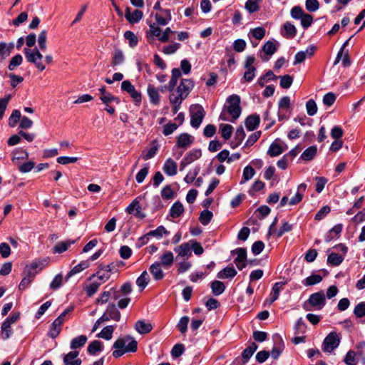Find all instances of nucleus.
<instances>
[{
    "mask_svg": "<svg viewBox=\"0 0 365 365\" xmlns=\"http://www.w3.org/2000/svg\"><path fill=\"white\" fill-rule=\"evenodd\" d=\"M307 185L305 183L300 184L297 187V192L294 197L289 200V204L294 205L298 204L303 198L304 192L306 190Z\"/></svg>",
    "mask_w": 365,
    "mask_h": 365,
    "instance_id": "obj_24",
    "label": "nucleus"
},
{
    "mask_svg": "<svg viewBox=\"0 0 365 365\" xmlns=\"http://www.w3.org/2000/svg\"><path fill=\"white\" fill-rule=\"evenodd\" d=\"M339 343L340 338L338 334L334 331L330 332L323 341L322 349L325 352L331 353L339 346Z\"/></svg>",
    "mask_w": 365,
    "mask_h": 365,
    "instance_id": "obj_5",
    "label": "nucleus"
},
{
    "mask_svg": "<svg viewBox=\"0 0 365 365\" xmlns=\"http://www.w3.org/2000/svg\"><path fill=\"white\" fill-rule=\"evenodd\" d=\"M23 57L20 54H16L13 56L9 62L8 68L9 71H14L17 66L22 63Z\"/></svg>",
    "mask_w": 365,
    "mask_h": 365,
    "instance_id": "obj_51",
    "label": "nucleus"
},
{
    "mask_svg": "<svg viewBox=\"0 0 365 365\" xmlns=\"http://www.w3.org/2000/svg\"><path fill=\"white\" fill-rule=\"evenodd\" d=\"M192 143V138H178L176 145L174 147V155L177 159L180 158L184 150Z\"/></svg>",
    "mask_w": 365,
    "mask_h": 365,
    "instance_id": "obj_9",
    "label": "nucleus"
},
{
    "mask_svg": "<svg viewBox=\"0 0 365 365\" xmlns=\"http://www.w3.org/2000/svg\"><path fill=\"white\" fill-rule=\"evenodd\" d=\"M190 124L193 128H198L205 116V110L199 104L192 105L190 108Z\"/></svg>",
    "mask_w": 365,
    "mask_h": 365,
    "instance_id": "obj_4",
    "label": "nucleus"
},
{
    "mask_svg": "<svg viewBox=\"0 0 365 365\" xmlns=\"http://www.w3.org/2000/svg\"><path fill=\"white\" fill-rule=\"evenodd\" d=\"M124 37L129 42V46L132 48L135 47L138 42L137 36L134 34L133 32L130 31H127L124 33Z\"/></svg>",
    "mask_w": 365,
    "mask_h": 365,
    "instance_id": "obj_58",
    "label": "nucleus"
},
{
    "mask_svg": "<svg viewBox=\"0 0 365 365\" xmlns=\"http://www.w3.org/2000/svg\"><path fill=\"white\" fill-rule=\"evenodd\" d=\"M287 149V146H284L280 143L279 141L275 140L269 146L267 154L271 157L278 156L282 154Z\"/></svg>",
    "mask_w": 365,
    "mask_h": 365,
    "instance_id": "obj_14",
    "label": "nucleus"
},
{
    "mask_svg": "<svg viewBox=\"0 0 365 365\" xmlns=\"http://www.w3.org/2000/svg\"><path fill=\"white\" fill-rule=\"evenodd\" d=\"M307 114L310 116L314 115L317 112V106L312 99L309 100L306 103Z\"/></svg>",
    "mask_w": 365,
    "mask_h": 365,
    "instance_id": "obj_60",
    "label": "nucleus"
},
{
    "mask_svg": "<svg viewBox=\"0 0 365 365\" xmlns=\"http://www.w3.org/2000/svg\"><path fill=\"white\" fill-rule=\"evenodd\" d=\"M325 304V295L324 292L321 291L312 294L303 304V308L306 311L320 310L324 307Z\"/></svg>",
    "mask_w": 365,
    "mask_h": 365,
    "instance_id": "obj_2",
    "label": "nucleus"
},
{
    "mask_svg": "<svg viewBox=\"0 0 365 365\" xmlns=\"http://www.w3.org/2000/svg\"><path fill=\"white\" fill-rule=\"evenodd\" d=\"M184 351V345L182 344H177L173 347L171 350V355L174 358H178L183 354Z\"/></svg>",
    "mask_w": 365,
    "mask_h": 365,
    "instance_id": "obj_63",
    "label": "nucleus"
},
{
    "mask_svg": "<svg viewBox=\"0 0 365 365\" xmlns=\"http://www.w3.org/2000/svg\"><path fill=\"white\" fill-rule=\"evenodd\" d=\"M322 280V277L319 274H312L311 276L307 277L303 282L302 284L304 286L309 287L313 286L314 284H319Z\"/></svg>",
    "mask_w": 365,
    "mask_h": 365,
    "instance_id": "obj_40",
    "label": "nucleus"
},
{
    "mask_svg": "<svg viewBox=\"0 0 365 365\" xmlns=\"http://www.w3.org/2000/svg\"><path fill=\"white\" fill-rule=\"evenodd\" d=\"M24 54L26 60L31 63H34L36 68L40 71L45 70L46 66L41 63L43 55L41 53L37 48L30 49L25 48L24 49Z\"/></svg>",
    "mask_w": 365,
    "mask_h": 365,
    "instance_id": "obj_3",
    "label": "nucleus"
},
{
    "mask_svg": "<svg viewBox=\"0 0 365 365\" xmlns=\"http://www.w3.org/2000/svg\"><path fill=\"white\" fill-rule=\"evenodd\" d=\"M220 131L221 137H231L233 131V127L229 124L222 123L220 125Z\"/></svg>",
    "mask_w": 365,
    "mask_h": 365,
    "instance_id": "obj_57",
    "label": "nucleus"
},
{
    "mask_svg": "<svg viewBox=\"0 0 365 365\" xmlns=\"http://www.w3.org/2000/svg\"><path fill=\"white\" fill-rule=\"evenodd\" d=\"M99 92L101 93L100 99L106 105H108L112 102H115L117 104L120 103V100L118 97L114 96L111 93L106 92V87L104 86L99 88Z\"/></svg>",
    "mask_w": 365,
    "mask_h": 365,
    "instance_id": "obj_16",
    "label": "nucleus"
},
{
    "mask_svg": "<svg viewBox=\"0 0 365 365\" xmlns=\"http://www.w3.org/2000/svg\"><path fill=\"white\" fill-rule=\"evenodd\" d=\"M201 155L200 149H193L188 152L180 163V170H183L187 165L200 158Z\"/></svg>",
    "mask_w": 365,
    "mask_h": 365,
    "instance_id": "obj_10",
    "label": "nucleus"
},
{
    "mask_svg": "<svg viewBox=\"0 0 365 365\" xmlns=\"http://www.w3.org/2000/svg\"><path fill=\"white\" fill-rule=\"evenodd\" d=\"M114 328L113 326H107L104 327L100 333L97 334V336L106 340L111 339Z\"/></svg>",
    "mask_w": 365,
    "mask_h": 365,
    "instance_id": "obj_43",
    "label": "nucleus"
},
{
    "mask_svg": "<svg viewBox=\"0 0 365 365\" xmlns=\"http://www.w3.org/2000/svg\"><path fill=\"white\" fill-rule=\"evenodd\" d=\"M304 14L302 8L299 6H294L290 11L291 16L294 19H301Z\"/></svg>",
    "mask_w": 365,
    "mask_h": 365,
    "instance_id": "obj_61",
    "label": "nucleus"
},
{
    "mask_svg": "<svg viewBox=\"0 0 365 365\" xmlns=\"http://www.w3.org/2000/svg\"><path fill=\"white\" fill-rule=\"evenodd\" d=\"M61 325L58 319H55L51 325L48 336L52 339L56 338L61 332Z\"/></svg>",
    "mask_w": 365,
    "mask_h": 365,
    "instance_id": "obj_33",
    "label": "nucleus"
},
{
    "mask_svg": "<svg viewBox=\"0 0 365 365\" xmlns=\"http://www.w3.org/2000/svg\"><path fill=\"white\" fill-rule=\"evenodd\" d=\"M110 277V274L104 272L101 268L99 267L98 271L96 272V274L91 275L89 278V280H93V279L98 282L101 285L103 283L106 282Z\"/></svg>",
    "mask_w": 365,
    "mask_h": 365,
    "instance_id": "obj_27",
    "label": "nucleus"
},
{
    "mask_svg": "<svg viewBox=\"0 0 365 365\" xmlns=\"http://www.w3.org/2000/svg\"><path fill=\"white\" fill-rule=\"evenodd\" d=\"M180 93L173 92L169 96L170 103L173 106V112L176 113L180 108V105L182 102L185 100L184 98H180Z\"/></svg>",
    "mask_w": 365,
    "mask_h": 365,
    "instance_id": "obj_21",
    "label": "nucleus"
},
{
    "mask_svg": "<svg viewBox=\"0 0 365 365\" xmlns=\"http://www.w3.org/2000/svg\"><path fill=\"white\" fill-rule=\"evenodd\" d=\"M358 359L356 354L354 351H349L345 356L344 362L347 365H356V361L359 360Z\"/></svg>",
    "mask_w": 365,
    "mask_h": 365,
    "instance_id": "obj_53",
    "label": "nucleus"
},
{
    "mask_svg": "<svg viewBox=\"0 0 365 365\" xmlns=\"http://www.w3.org/2000/svg\"><path fill=\"white\" fill-rule=\"evenodd\" d=\"M47 41V32L46 30H43L40 32L38 37V43L39 46V48L42 51H45L47 48L46 44Z\"/></svg>",
    "mask_w": 365,
    "mask_h": 365,
    "instance_id": "obj_54",
    "label": "nucleus"
},
{
    "mask_svg": "<svg viewBox=\"0 0 365 365\" xmlns=\"http://www.w3.org/2000/svg\"><path fill=\"white\" fill-rule=\"evenodd\" d=\"M161 267L162 265L159 262L152 264L150 267V272L155 280H160L165 276Z\"/></svg>",
    "mask_w": 365,
    "mask_h": 365,
    "instance_id": "obj_20",
    "label": "nucleus"
},
{
    "mask_svg": "<svg viewBox=\"0 0 365 365\" xmlns=\"http://www.w3.org/2000/svg\"><path fill=\"white\" fill-rule=\"evenodd\" d=\"M194 87V83L192 80L184 78L181 80L180 85L178 86L176 89L177 93H180V98L185 99L192 89Z\"/></svg>",
    "mask_w": 365,
    "mask_h": 365,
    "instance_id": "obj_8",
    "label": "nucleus"
},
{
    "mask_svg": "<svg viewBox=\"0 0 365 365\" xmlns=\"http://www.w3.org/2000/svg\"><path fill=\"white\" fill-rule=\"evenodd\" d=\"M14 48V43L13 42L9 43L0 42V57L2 59H5L10 56Z\"/></svg>",
    "mask_w": 365,
    "mask_h": 365,
    "instance_id": "obj_23",
    "label": "nucleus"
},
{
    "mask_svg": "<svg viewBox=\"0 0 365 365\" xmlns=\"http://www.w3.org/2000/svg\"><path fill=\"white\" fill-rule=\"evenodd\" d=\"M79 352L78 351H72L63 356L64 365H81V359L78 358Z\"/></svg>",
    "mask_w": 365,
    "mask_h": 365,
    "instance_id": "obj_13",
    "label": "nucleus"
},
{
    "mask_svg": "<svg viewBox=\"0 0 365 365\" xmlns=\"http://www.w3.org/2000/svg\"><path fill=\"white\" fill-rule=\"evenodd\" d=\"M284 285V282H276L272 289V292L270 294V302L272 303L276 301L279 295L280 291L282 289L283 286Z\"/></svg>",
    "mask_w": 365,
    "mask_h": 365,
    "instance_id": "obj_39",
    "label": "nucleus"
},
{
    "mask_svg": "<svg viewBox=\"0 0 365 365\" xmlns=\"http://www.w3.org/2000/svg\"><path fill=\"white\" fill-rule=\"evenodd\" d=\"M358 359L361 360L363 364H365V341H361L356 345V352Z\"/></svg>",
    "mask_w": 365,
    "mask_h": 365,
    "instance_id": "obj_55",
    "label": "nucleus"
},
{
    "mask_svg": "<svg viewBox=\"0 0 365 365\" xmlns=\"http://www.w3.org/2000/svg\"><path fill=\"white\" fill-rule=\"evenodd\" d=\"M174 251L178 253L177 257H181L185 259H188L192 255L191 246L189 241L175 247Z\"/></svg>",
    "mask_w": 365,
    "mask_h": 365,
    "instance_id": "obj_12",
    "label": "nucleus"
},
{
    "mask_svg": "<svg viewBox=\"0 0 365 365\" xmlns=\"http://www.w3.org/2000/svg\"><path fill=\"white\" fill-rule=\"evenodd\" d=\"M354 314L359 318L365 316V302L359 303L354 309Z\"/></svg>",
    "mask_w": 365,
    "mask_h": 365,
    "instance_id": "obj_64",
    "label": "nucleus"
},
{
    "mask_svg": "<svg viewBox=\"0 0 365 365\" xmlns=\"http://www.w3.org/2000/svg\"><path fill=\"white\" fill-rule=\"evenodd\" d=\"M183 212L184 207L182 204L180 202H176L172 205L170 210V215L172 217L176 218L180 217Z\"/></svg>",
    "mask_w": 365,
    "mask_h": 365,
    "instance_id": "obj_38",
    "label": "nucleus"
},
{
    "mask_svg": "<svg viewBox=\"0 0 365 365\" xmlns=\"http://www.w3.org/2000/svg\"><path fill=\"white\" fill-rule=\"evenodd\" d=\"M160 262H159L162 266L165 268H170L174 261V255L173 253L170 251L165 252L163 255L160 257Z\"/></svg>",
    "mask_w": 365,
    "mask_h": 365,
    "instance_id": "obj_22",
    "label": "nucleus"
},
{
    "mask_svg": "<svg viewBox=\"0 0 365 365\" xmlns=\"http://www.w3.org/2000/svg\"><path fill=\"white\" fill-rule=\"evenodd\" d=\"M213 214L208 210H204L201 212L199 217V221L203 225H207L210 223L212 218Z\"/></svg>",
    "mask_w": 365,
    "mask_h": 365,
    "instance_id": "obj_44",
    "label": "nucleus"
},
{
    "mask_svg": "<svg viewBox=\"0 0 365 365\" xmlns=\"http://www.w3.org/2000/svg\"><path fill=\"white\" fill-rule=\"evenodd\" d=\"M91 281V282L88 285H86L85 287V290L86 291L87 295L88 297L93 296L101 286L100 283H98V282L96 281L94 279Z\"/></svg>",
    "mask_w": 365,
    "mask_h": 365,
    "instance_id": "obj_46",
    "label": "nucleus"
},
{
    "mask_svg": "<svg viewBox=\"0 0 365 365\" xmlns=\"http://www.w3.org/2000/svg\"><path fill=\"white\" fill-rule=\"evenodd\" d=\"M106 312L108 314V317L110 318V319L115 320L116 322L120 321V313L116 308L115 304H109L108 306L107 307Z\"/></svg>",
    "mask_w": 365,
    "mask_h": 365,
    "instance_id": "obj_30",
    "label": "nucleus"
},
{
    "mask_svg": "<svg viewBox=\"0 0 365 365\" xmlns=\"http://www.w3.org/2000/svg\"><path fill=\"white\" fill-rule=\"evenodd\" d=\"M260 118L259 115L252 114L246 118L245 120V126L249 131L255 130L259 125Z\"/></svg>",
    "mask_w": 365,
    "mask_h": 365,
    "instance_id": "obj_15",
    "label": "nucleus"
},
{
    "mask_svg": "<svg viewBox=\"0 0 365 365\" xmlns=\"http://www.w3.org/2000/svg\"><path fill=\"white\" fill-rule=\"evenodd\" d=\"M75 241H68V242H61L58 243L55 245L53 247V252L54 253H62L65 251H66L68 248V247L73 244Z\"/></svg>",
    "mask_w": 365,
    "mask_h": 365,
    "instance_id": "obj_49",
    "label": "nucleus"
},
{
    "mask_svg": "<svg viewBox=\"0 0 365 365\" xmlns=\"http://www.w3.org/2000/svg\"><path fill=\"white\" fill-rule=\"evenodd\" d=\"M232 255H237L234 262L238 269L242 270L247 265V251L245 248H237L231 252Z\"/></svg>",
    "mask_w": 365,
    "mask_h": 365,
    "instance_id": "obj_7",
    "label": "nucleus"
},
{
    "mask_svg": "<svg viewBox=\"0 0 365 365\" xmlns=\"http://www.w3.org/2000/svg\"><path fill=\"white\" fill-rule=\"evenodd\" d=\"M87 339V336L85 335H80L73 338L71 341V349L75 350L83 346L86 344Z\"/></svg>",
    "mask_w": 365,
    "mask_h": 365,
    "instance_id": "obj_36",
    "label": "nucleus"
},
{
    "mask_svg": "<svg viewBox=\"0 0 365 365\" xmlns=\"http://www.w3.org/2000/svg\"><path fill=\"white\" fill-rule=\"evenodd\" d=\"M169 232L163 227L159 226L155 230H151L148 232L150 237H161L163 235H168Z\"/></svg>",
    "mask_w": 365,
    "mask_h": 365,
    "instance_id": "obj_62",
    "label": "nucleus"
},
{
    "mask_svg": "<svg viewBox=\"0 0 365 365\" xmlns=\"http://www.w3.org/2000/svg\"><path fill=\"white\" fill-rule=\"evenodd\" d=\"M89 267V262L88 261H82L77 265H76L68 274L66 278V280H68L70 277H71L73 275L78 274L81 272V271L84 270L87 267Z\"/></svg>",
    "mask_w": 365,
    "mask_h": 365,
    "instance_id": "obj_32",
    "label": "nucleus"
},
{
    "mask_svg": "<svg viewBox=\"0 0 365 365\" xmlns=\"http://www.w3.org/2000/svg\"><path fill=\"white\" fill-rule=\"evenodd\" d=\"M290 98L289 96H284L282 97L279 102V112L278 113L279 119V120H284L287 118V116L285 114H282V112L283 110L287 112L289 110L290 108Z\"/></svg>",
    "mask_w": 365,
    "mask_h": 365,
    "instance_id": "obj_19",
    "label": "nucleus"
},
{
    "mask_svg": "<svg viewBox=\"0 0 365 365\" xmlns=\"http://www.w3.org/2000/svg\"><path fill=\"white\" fill-rule=\"evenodd\" d=\"M135 328L138 333L141 334H145L150 333L152 331L153 327L150 323H146L143 320H139L136 322Z\"/></svg>",
    "mask_w": 365,
    "mask_h": 365,
    "instance_id": "obj_26",
    "label": "nucleus"
},
{
    "mask_svg": "<svg viewBox=\"0 0 365 365\" xmlns=\"http://www.w3.org/2000/svg\"><path fill=\"white\" fill-rule=\"evenodd\" d=\"M284 33H282V36L287 38H292L297 34V29L294 24L287 21L283 26Z\"/></svg>",
    "mask_w": 365,
    "mask_h": 365,
    "instance_id": "obj_29",
    "label": "nucleus"
},
{
    "mask_svg": "<svg viewBox=\"0 0 365 365\" xmlns=\"http://www.w3.org/2000/svg\"><path fill=\"white\" fill-rule=\"evenodd\" d=\"M237 274V271L233 267H227L220 271L217 277L219 279L233 278Z\"/></svg>",
    "mask_w": 365,
    "mask_h": 365,
    "instance_id": "obj_31",
    "label": "nucleus"
},
{
    "mask_svg": "<svg viewBox=\"0 0 365 365\" xmlns=\"http://www.w3.org/2000/svg\"><path fill=\"white\" fill-rule=\"evenodd\" d=\"M103 344L101 341H93L88 346V352L91 355H95L97 352L102 351Z\"/></svg>",
    "mask_w": 365,
    "mask_h": 365,
    "instance_id": "obj_41",
    "label": "nucleus"
},
{
    "mask_svg": "<svg viewBox=\"0 0 365 365\" xmlns=\"http://www.w3.org/2000/svg\"><path fill=\"white\" fill-rule=\"evenodd\" d=\"M21 118V113L19 110H14L11 115L9 118V125L11 127H14Z\"/></svg>",
    "mask_w": 365,
    "mask_h": 365,
    "instance_id": "obj_56",
    "label": "nucleus"
},
{
    "mask_svg": "<svg viewBox=\"0 0 365 365\" xmlns=\"http://www.w3.org/2000/svg\"><path fill=\"white\" fill-rule=\"evenodd\" d=\"M280 78V86L283 88H289L293 82V78L289 75H284L279 77Z\"/></svg>",
    "mask_w": 365,
    "mask_h": 365,
    "instance_id": "obj_59",
    "label": "nucleus"
},
{
    "mask_svg": "<svg viewBox=\"0 0 365 365\" xmlns=\"http://www.w3.org/2000/svg\"><path fill=\"white\" fill-rule=\"evenodd\" d=\"M29 158V154L26 150L16 149L13 151L12 161L16 163V160H25Z\"/></svg>",
    "mask_w": 365,
    "mask_h": 365,
    "instance_id": "obj_50",
    "label": "nucleus"
},
{
    "mask_svg": "<svg viewBox=\"0 0 365 365\" xmlns=\"http://www.w3.org/2000/svg\"><path fill=\"white\" fill-rule=\"evenodd\" d=\"M344 260V256L336 253H331L327 257V262L333 266L339 265Z\"/></svg>",
    "mask_w": 365,
    "mask_h": 365,
    "instance_id": "obj_42",
    "label": "nucleus"
},
{
    "mask_svg": "<svg viewBox=\"0 0 365 365\" xmlns=\"http://www.w3.org/2000/svg\"><path fill=\"white\" fill-rule=\"evenodd\" d=\"M130 339V336L118 338L113 344L115 351L113 352V356L115 358H119L125 353V346L127 342Z\"/></svg>",
    "mask_w": 365,
    "mask_h": 365,
    "instance_id": "obj_6",
    "label": "nucleus"
},
{
    "mask_svg": "<svg viewBox=\"0 0 365 365\" xmlns=\"http://www.w3.org/2000/svg\"><path fill=\"white\" fill-rule=\"evenodd\" d=\"M119 291H116L114 288H110L109 291H104L101 296L96 299L98 304H106L109 299L112 297L115 300L120 298Z\"/></svg>",
    "mask_w": 365,
    "mask_h": 365,
    "instance_id": "obj_11",
    "label": "nucleus"
},
{
    "mask_svg": "<svg viewBox=\"0 0 365 365\" xmlns=\"http://www.w3.org/2000/svg\"><path fill=\"white\" fill-rule=\"evenodd\" d=\"M210 287L212 289V293L215 296L220 295L225 290V285L224 283L218 280L212 282L210 284Z\"/></svg>",
    "mask_w": 365,
    "mask_h": 365,
    "instance_id": "obj_34",
    "label": "nucleus"
},
{
    "mask_svg": "<svg viewBox=\"0 0 365 365\" xmlns=\"http://www.w3.org/2000/svg\"><path fill=\"white\" fill-rule=\"evenodd\" d=\"M124 55L120 49H115L112 60V66H115L121 64L124 61Z\"/></svg>",
    "mask_w": 365,
    "mask_h": 365,
    "instance_id": "obj_48",
    "label": "nucleus"
},
{
    "mask_svg": "<svg viewBox=\"0 0 365 365\" xmlns=\"http://www.w3.org/2000/svg\"><path fill=\"white\" fill-rule=\"evenodd\" d=\"M226 103L224 108L230 113L231 122L235 123L239 118L242 113L240 97L237 94H232L227 98Z\"/></svg>",
    "mask_w": 365,
    "mask_h": 365,
    "instance_id": "obj_1",
    "label": "nucleus"
},
{
    "mask_svg": "<svg viewBox=\"0 0 365 365\" xmlns=\"http://www.w3.org/2000/svg\"><path fill=\"white\" fill-rule=\"evenodd\" d=\"M143 16V12L140 10L136 9L133 13H130V8L127 7L125 9V17L130 24L138 23L142 19Z\"/></svg>",
    "mask_w": 365,
    "mask_h": 365,
    "instance_id": "obj_18",
    "label": "nucleus"
},
{
    "mask_svg": "<svg viewBox=\"0 0 365 365\" xmlns=\"http://www.w3.org/2000/svg\"><path fill=\"white\" fill-rule=\"evenodd\" d=\"M150 282V276L147 271H144L142 274L138 277L136 280V284L139 287L141 291H143L146 286Z\"/></svg>",
    "mask_w": 365,
    "mask_h": 365,
    "instance_id": "obj_37",
    "label": "nucleus"
},
{
    "mask_svg": "<svg viewBox=\"0 0 365 365\" xmlns=\"http://www.w3.org/2000/svg\"><path fill=\"white\" fill-rule=\"evenodd\" d=\"M262 51L267 55H272L277 51V46L275 43L272 41H267L262 46Z\"/></svg>",
    "mask_w": 365,
    "mask_h": 365,
    "instance_id": "obj_52",
    "label": "nucleus"
},
{
    "mask_svg": "<svg viewBox=\"0 0 365 365\" xmlns=\"http://www.w3.org/2000/svg\"><path fill=\"white\" fill-rule=\"evenodd\" d=\"M266 34V31L263 27L259 26L255 29H250L249 35H251L253 38L257 40H262Z\"/></svg>",
    "mask_w": 365,
    "mask_h": 365,
    "instance_id": "obj_45",
    "label": "nucleus"
},
{
    "mask_svg": "<svg viewBox=\"0 0 365 365\" xmlns=\"http://www.w3.org/2000/svg\"><path fill=\"white\" fill-rule=\"evenodd\" d=\"M317 148L314 145L307 148L301 155L300 158L304 161L312 160L316 155Z\"/></svg>",
    "mask_w": 365,
    "mask_h": 365,
    "instance_id": "obj_35",
    "label": "nucleus"
},
{
    "mask_svg": "<svg viewBox=\"0 0 365 365\" xmlns=\"http://www.w3.org/2000/svg\"><path fill=\"white\" fill-rule=\"evenodd\" d=\"M148 95L151 103L158 105L160 103V95L157 88L153 86L149 85L148 87Z\"/></svg>",
    "mask_w": 365,
    "mask_h": 365,
    "instance_id": "obj_28",
    "label": "nucleus"
},
{
    "mask_svg": "<svg viewBox=\"0 0 365 365\" xmlns=\"http://www.w3.org/2000/svg\"><path fill=\"white\" fill-rule=\"evenodd\" d=\"M163 170L169 176H173L177 173V163L171 158H168L164 165Z\"/></svg>",
    "mask_w": 365,
    "mask_h": 365,
    "instance_id": "obj_25",
    "label": "nucleus"
},
{
    "mask_svg": "<svg viewBox=\"0 0 365 365\" xmlns=\"http://www.w3.org/2000/svg\"><path fill=\"white\" fill-rule=\"evenodd\" d=\"M159 147L160 146L157 143V140H153L152 142V146L150 148L144 149L140 157L145 160L153 158L156 155Z\"/></svg>",
    "mask_w": 365,
    "mask_h": 365,
    "instance_id": "obj_17",
    "label": "nucleus"
},
{
    "mask_svg": "<svg viewBox=\"0 0 365 365\" xmlns=\"http://www.w3.org/2000/svg\"><path fill=\"white\" fill-rule=\"evenodd\" d=\"M255 171L252 166H250V165L246 166L244 168L242 179L240 183L243 184L246 181L252 179L253 178V176L255 175Z\"/></svg>",
    "mask_w": 365,
    "mask_h": 365,
    "instance_id": "obj_47",
    "label": "nucleus"
}]
</instances>
